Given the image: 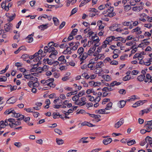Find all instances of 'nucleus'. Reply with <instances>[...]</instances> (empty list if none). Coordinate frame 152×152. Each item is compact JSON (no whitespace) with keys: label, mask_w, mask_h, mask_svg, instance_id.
I'll use <instances>...</instances> for the list:
<instances>
[{"label":"nucleus","mask_w":152,"mask_h":152,"mask_svg":"<svg viewBox=\"0 0 152 152\" xmlns=\"http://www.w3.org/2000/svg\"><path fill=\"white\" fill-rule=\"evenodd\" d=\"M12 113V115L14 117L18 118L17 120L18 121H20L22 119H23L24 118V116L23 115H20V114L16 113L15 111L12 108L9 109H7L4 112V114H10Z\"/></svg>","instance_id":"obj_1"},{"label":"nucleus","mask_w":152,"mask_h":152,"mask_svg":"<svg viewBox=\"0 0 152 152\" xmlns=\"http://www.w3.org/2000/svg\"><path fill=\"white\" fill-rule=\"evenodd\" d=\"M113 7H110L107 10V12H108L107 15L110 17H112L116 15L115 13L113 12Z\"/></svg>","instance_id":"obj_2"},{"label":"nucleus","mask_w":152,"mask_h":152,"mask_svg":"<svg viewBox=\"0 0 152 152\" xmlns=\"http://www.w3.org/2000/svg\"><path fill=\"white\" fill-rule=\"evenodd\" d=\"M121 84V83L117 82L116 81H113L110 84V86L106 87L107 90L109 91H113V89H112L111 87H113L115 86H118L120 85Z\"/></svg>","instance_id":"obj_3"},{"label":"nucleus","mask_w":152,"mask_h":152,"mask_svg":"<svg viewBox=\"0 0 152 152\" xmlns=\"http://www.w3.org/2000/svg\"><path fill=\"white\" fill-rule=\"evenodd\" d=\"M124 123V120L121 118L118 122L115 124L114 127L115 128L117 129L120 127Z\"/></svg>","instance_id":"obj_4"},{"label":"nucleus","mask_w":152,"mask_h":152,"mask_svg":"<svg viewBox=\"0 0 152 152\" xmlns=\"http://www.w3.org/2000/svg\"><path fill=\"white\" fill-rule=\"evenodd\" d=\"M54 50V47H48L47 46H46L44 47V53H46L48 52L50 53Z\"/></svg>","instance_id":"obj_5"},{"label":"nucleus","mask_w":152,"mask_h":152,"mask_svg":"<svg viewBox=\"0 0 152 152\" xmlns=\"http://www.w3.org/2000/svg\"><path fill=\"white\" fill-rule=\"evenodd\" d=\"M122 24L125 26H129V28L131 29L133 28L132 21L124 22L122 23Z\"/></svg>","instance_id":"obj_6"},{"label":"nucleus","mask_w":152,"mask_h":152,"mask_svg":"<svg viewBox=\"0 0 152 152\" xmlns=\"http://www.w3.org/2000/svg\"><path fill=\"white\" fill-rule=\"evenodd\" d=\"M151 111V108H148L146 109L142 110L140 111L139 115H143L145 113H148Z\"/></svg>","instance_id":"obj_7"},{"label":"nucleus","mask_w":152,"mask_h":152,"mask_svg":"<svg viewBox=\"0 0 152 152\" xmlns=\"http://www.w3.org/2000/svg\"><path fill=\"white\" fill-rule=\"evenodd\" d=\"M12 26V24L8 23L5 24L4 26L5 30L6 32H8L11 29Z\"/></svg>","instance_id":"obj_8"},{"label":"nucleus","mask_w":152,"mask_h":152,"mask_svg":"<svg viewBox=\"0 0 152 152\" xmlns=\"http://www.w3.org/2000/svg\"><path fill=\"white\" fill-rule=\"evenodd\" d=\"M54 79L53 78H51L47 80H42L41 81L42 83L44 84L45 85H48L49 82L51 81H54Z\"/></svg>","instance_id":"obj_9"},{"label":"nucleus","mask_w":152,"mask_h":152,"mask_svg":"<svg viewBox=\"0 0 152 152\" xmlns=\"http://www.w3.org/2000/svg\"><path fill=\"white\" fill-rule=\"evenodd\" d=\"M16 101V99L14 97H12L7 101V103L8 104H14Z\"/></svg>","instance_id":"obj_10"},{"label":"nucleus","mask_w":152,"mask_h":152,"mask_svg":"<svg viewBox=\"0 0 152 152\" xmlns=\"http://www.w3.org/2000/svg\"><path fill=\"white\" fill-rule=\"evenodd\" d=\"M82 54L83 55L82 57H80V61L81 62L80 64H81L83 63V61L87 58L88 55V53H87L86 52L83 53Z\"/></svg>","instance_id":"obj_11"},{"label":"nucleus","mask_w":152,"mask_h":152,"mask_svg":"<svg viewBox=\"0 0 152 152\" xmlns=\"http://www.w3.org/2000/svg\"><path fill=\"white\" fill-rule=\"evenodd\" d=\"M8 124L7 119H6L4 122L3 121H0V129L4 128Z\"/></svg>","instance_id":"obj_12"},{"label":"nucleus","mask_w":152,"mask_h":152,"mask_svg":"<svg viewBox=\"0 0 152 152\" xmlns=\"http://www.w3.org/2000/svg\"><path fill=\"white\" fill-rule=\"evenodd\" d=\"M114 36L109 37L106 38V40L104 41V43H107L109 44V43L113 40H114Z\"/></svg>","instance_id":"obj_13"},{"label":"nucleus","mask_w":152,"mask_h":152,"mask_svg":"<svg viewBox=\"0 0 152 152\" xmlns=\"http://www.w3.org/2000/svg\"><path fill=\"white\" fill-rule=\"evenodd\" d=\"M140 28L139 27H137L136 28H134L132 30V33H134L135 32H137V34H141L142 31L140 30Z\"/></svg>","instance_id":"obj_14"},{"label":"nucleus","mask_w":152,"mask_h":152,"mask_svg":"<svg viewBox=\"0 0 152 152\" xmlns=\"http://www.w3.org/2000/svg\"><path fill=\"white\" fill-rule=\"evenodd\" d=\"M145 139L146 142L149 144L151 146H152V138L147 136Z\"/></svg>","instance_id":"obj_15"},{"label":"nucleus","mask_w":152,"mask_h":152,"mask_svg":"<svg viewBox=\"0 0 152 152\" xmlns=\"http://www.w3.org/2000/svg\"><path fill=\"white\" fill-rule=\"evenodd\" d=\"M112 138H109L104 139L103 141V142L105 145H107L110 143L112 141Z\"/></svg>","instance_id":"obj_16"},{"label":"nucleus","mask_w":152,"mask_h":152,"mask_svg":"<svg viewBox=\"0 0 152 152\" xmlns=\"http://www.w3.org/2000/svg\"><path fill=\"white\" fill-rule=\"evenodd\" d=\"M95 49L96 48H95V46H93L90 48L87 53L88 55H91L94 52Z\"/></svg>","instance_id":"obj_17"},{"label":"nucleus","mask_w":152,"mask_h":152,"mask_svg":"<svg viewBox=\"0 0 152 152\" xmlns=\"http://www.w3.org/2000/svg\"><path fill=\"white\" fill-rule=\"evenodd\" d=\"M88 138V137H83L78 140V143H79L81 142H82L83 143H88V141L85 140H86Z\"/></svg>","instance_id":"obj_18"},{"label":"nucleus","mask_w":152,"mask_h":152,"mask_svg":"<svg viewBox=\"0 0 152 152\" xmlns=\"http://www.w3.org/2000/svg\"><path fill=\"white\" fill-rule=\"evenodd\" d=\"M105 109H102L99 110H96L95 111V113H99L100 114H108V113H105Z\"/></svg>","instance_id":"obj_19"},{"label":"nucleus","mask_w":152,"mask_h":152,"mask_svg":"<svg viewBox=\"0 0 152 152\" xmlns=\"http://www.w3.org/2000/svg\"><path fill=\"white\" fill-rule=\"evenodd\" d=\"M145 77V75H141L137 77V79L140 82H142L144 80Z\"/></svg>","instance_id":"obj_20"},{"label":"nucleus","mask_w":152,"mask_h":152,"mask_svg":"<svg viewBox=\"0 0 152 152\" xmlns=\"http://www.w3.org/2000/svg\"><path fill=\"white\" fill-rule=\"evenodd\" d=\"M126 102L124 100L120 101L118 104V107L121 108H123Z\"/></svg>","instance_id":"obj_21"},{"label":"nucleus","mask_w":152,"mask_h":152,"mask_svg":"<svg viewBox=\"0 0 152 152\" xmlns=\"http://www.w3.org/2000/svg\"><path fill=\"white\" fill-rule=\"evenodd\" d=\"M84 50V48L82 47H80L77 50V53L80 55L79 58H80V57H81V56Z\"/></svg>","instance_id":"obj_22"},{"label":"nucleus","mask_w":152,"mask_h":152,"mask_svg":"<svg viewBox=\"0 0 152 152\" xmlns=\"http://www.w3.org/2000/svg\"><path fill=\"white\" fill-rule=\"evenodd\" d=\"M142 9L143 8L142 6H138L134 7L132 8L133 10L134 11H139Z\"/></svg>","instance_id":"obj_23"},{"label":"nucleus","mask_w":152,"mask_h":152,"mask_svg":"<svg viewBox=\"0 0 152 152\" xmlns=\"http://www.w3.org/2000/svg\"><path fill=\"white\" fill-rule=\"evenodd\" d=\"M21 122L20 121H15V122L14 123H12V124H9V125L11 127H12L14 126H16L19 125L21 124Z\"/></svg>","instance_id":"obj_24"},{"label":"nucleus","mask_w":152,"mask_h":152,"mask_svg":"<svg viewBox=\"0 0 152 152\" xmlns=\"http://www.w3.org/2000/svg\"><path fill=\"white\" fill-rule=\"evenodd\" d=\"M103 64L102 62L100 61L98 62L96 66V69H100L101 67L102 66Z\"/></svg>","instance_id":"obj_25"},{"label":"nucleus","mask_w":152,"mask_h":152,"mask_svg":"<svg viewBox=\"0 0 152 152\" xmlns=\"http://www.w3.org/2000/svg\"><path fill=\"white\" fill-rule=\"evenodd\" d=\"M52 19L55 25L56 26H58L59 24L58 20L56 18L54 17H53Z\"/></svg>","instance_id":"obj_26"},{"label":"nucleus","mask_w":152,"mask_h":152,"mask_svg":"<svg viewBox=\"0 0 152 152\" xmlns=\"http://www.w3.org/2000/svg\"><path fill=\"white\" fill-rule=\"evenodd\" d=\"M58 60L59 61H61L62 64L65 63L66 62V60L64 59V57L63 56L59 57Z\"/></svg>","instance_id":"obj_27"},{"label":"nucleus","mask_w":152,"mask_h":152,"mask_svg":"<svg viewBox=\"0 0 152 152\" xmlns=\"http://www.w3.org/2000/svg\"><path fill=\"white\" fill-rule=\"evenodd\" d=\"M48 25V24H46L45 25H42L39 26H38V28H42L41 29V30H44V29H46L47 28V25Z\"/></svg>","instance_id":"obj_28"},{"label":"nucleus","mask_w":152,"mask_h":152,"mask_svg":"<svg viewBox=\"0 0 152 152\" xmlns=\"http://www.w3.org/2000/svg\"><path fill=\"white\" fill-rule=\"evenodd\" d=\"M94 62H93L92 61H90L89 63L87 65V66H88V67L89 68H91V69L93 70L94 69L93 68V65L94 64Z\"/></svg>","instance_id":"obj_29"},{"label":"nucleus","mask_w":152,"mask_h":152,"mask_svg":"<svg viewBox=\"0 0 152 152\" xmlns=\"http://www.w3.org/2000/svg\"><path fill=\"white\" fill-rule=\"evenodd\" d=\"M146 77L148 80H150V81L148 82V83H152V76H151L148 73L146 75Z\"/></svg>","instance_id":"obj_30"},{"label":"nucleus","mask_w":152,"mask_h":152,"mask_svg":"<svg viewBox=\"0 0 152 152\" xmlns=\"http://www.w3.org/2000/svg\"><path fill=\"white\" fill-rule=\"evenodd\" d=\"M56 140L57 143L59 145L62 144L64 142V140L62 139L56 138Z\"/></svg>","instance_id":"obj_31"},{"label":"nucleus","mask_w":152,"mask_h":152,"mask_svg":"<svg viewBox=\"0 0 152 152\" xmlns=\"http://www.w3.org/2000/svg\"><path fill=\"white\" fill-rule=\"evenodd\" d=\"M112 104H113L111 102H110L107 104V105L106 107L105 108V110H109L111 109L112 107Z\"/></svg>","instance_id":"obj_32"},{"label":"nucleus","mask_w":152,"mask_h":152,"mask_svg":"<svg viewBox=\"0 0 152 152\" xmlns=\"http://www.w3.org/2000/svg\"><path fill=\"white\" fill-rule=\"evenodd\" d=\"M102 77L106 81H109L110 80V76L107 75H105L102 76Z\"/></svg>","instance_id":"obj_33"},{"label":"nucleus","mask_w":152,"mask_h":152,"mask_svg":"<svg viewBox=\"0 0 152 152\" xmlns=\"http://www.w3.org/2000/svg\"><path fill=\"white\" fill-rule=\"evenodd\" d=\"M26 2V1L25 0H23L18 1L17 2L18 6L19 7L23 4Z\"/></svg>","instance_id":"obj_34"},{"label":"nucleus","mask_w":152,"mask_h":152,"mask_svg":"<svg viewBox=\"0 0 152 152\" xmlns=\"http://www.w3.org/2000/svg\"><path fill=\"white\" fill-rule=\"evenodd\" d=\"M136 143V142L134 140H132L127 142V144L128 145L130 146Z\"/></svg>","instance_id":"obj_35"},{"label":"nucleus","mask_w":152,"mask_h":152,"mask_svg":"<svg viewBox=\"0 0 152 152\" xmlns=\"http://www.w3.org/2000/svg\"><path fill=\"white\" fill-rule=\"evenodd\" d=\"M26 39L28 40L27 42L30 43L33 42V39L32 37H30V35H28L26 37Z\"/></svg>","instance_id":"obj_36"},{"label":"nucleus","mask_w":152,"mask_h":152,"mask_svg":"<svg viewBox=\"0 0 152 152\" xmlns=\"http://www.w3.org/2000/svg\"><path fill=\"white\" fill-rule=\"evenodd\" d=\"M43 61L45 62L47 61V63L49 65H51L53 63L51 60H49L48 58L44 59Z\"/></svg>","instance_id":"obj_37"},{"label":"nucleus","mask_w":152,"mask_h":152,"mask_svg":"<svg viewBox=\"0 0 152 152\" xmlns=\"http://www.w3.org/2000/svg\"><path fill=\"white\" fill-rule=\"evenodd\" d=\"M24 110L28 113H34V109L33 108H24Z\"/></svg>","instance_id":"obj_38"},{"label":"nucleus","mask_w":152,"mask_h":152,"mask_svg":"<svg viewBox=\"0 0 152 152\" xmlns=\"http://www.w3.org/2000/svg\"><path fill=\"white\" fill-rule=\"evenodd\" d=\"M7 87H10V89L11 91H13L15 90L17 88V86H15L12 87L11 85H9L7 86Z\"/></svg>","instance_id":"obj_39"},{"label":"nucleus","mask_w":152,"mask_h":152,"mask_svg":"<svg viewBox=\"0 0 152 152\" xmlns=\"http://www.w3.org/2000/svg\"><path fill=\"white\" fill-rule=\"evenodd\" d=\"M51 52H52V53H51V54L49 56V57L51 58L52 56V55L56 56L58 53L57 51L56 50H54L53 51Z\"/></svg>","instance_id":"obj_40"},{"label":"nucleus","mask_w":152,"mask_h":152,"mask_svg":"<svg viewBox=\"0 0 152 152\" xmlns=\"http://www.w3.org/2000/svg\"><path fill=\"white\" fill-rule=\"evenodd\" d=\"M124 39L121 37H118L116 38L114 37V40L115 41H118L119 40L122 41Z\"/></svg>","instance_id":"obj_41"},{"label":"nucleus","mask_w":152,"mask_h":152,"mask_svg":"<svg viewBox=\"0 0 152 152\" xmlns=\"http://www.w3.org/2000/svg\"><path fill=\"white\" fill-rule=\"evenodd\" d=\"M29 79H30L31 80L33 81H38V79L36 77H33V76H30L29 78Z\"/></svg>","instance_id":"obj_42"},{"label":"nucleus","mask_w":152,"mask_h":152,"mask_svg":"<svg viewBox=\"0 0 152 152\" xmlns=\"http://www.w3.org/2000/svg\"><path fill=\"white\" fill-rule=\"evenodd\" d=\"M131 78L130 77L129 75H126L125 77L123 78V80L124 81H126L129 80Z\"/></svg>","instance_id":"obj_43"},{"label":"nucleus","mask_w":152,"mask_h":152,"mask_svg":"<svg viewBox=\"0 0 152 152\" xmlns=\"http://www.w3.org/2000/svg\"><path fill=\"white\" fill-rule=\"evenodd\" d=\"M54 131L58 134L61 135L62 134L61 131L58 129H54Z\"/></svg>","instance_id":"obj_44"},{"label":"nucleus","mask_w":152,"mask_h":152,"mask_svg":"<svg viewBox=\"0 0 152 152\" xmlns=\"http://www.w3.org/2000/svg\"><path fill=\"white\" fill-rule=\"evenodd\" d=\"M14 145L18 148L22 146V144L20 142H15Z\"/></svg>","instance_id":"obj_45"},{"label":"nucleus","mask_w":152,"mask_h":152,"mask_svg":"<svg viewBox=\"0 0 152 152\" xmlns=\"http://www.w3.org/2000/svg\"><path fill=\"white\" fill-rule=\"evenodd\" d=\"M118 62L115 60H113L111 61L110 62V64L111 65H116L118 64Z\"/></svg>","instance_id":"obj_46"},{"label":"nucleus","mask_w":152,"mask_h":152,"mask_svg":"<svg viewBox=\"0 0 152 152\" xmlns=\"http://www.w3.org/2000/svg\"><path fill=\"white\" fill-rule=\"evenodd\" d=\"M89 11L90 12H93L96 14L98 11L95 8H90L89 9Z\"/></svg>","instance_id":"obj_47"},{"label":"nucleus","mask_w":152,"mask_h":152,"mask_svg":"<svg viewBox=\"0 0 152 152\" xmlns=\"http://www.w3.org/2000/svg\"><path fill=\"white\" fill-rule=\"evenodd\" d=\"M86 0H83V1H82L81 4L80 5V7H81L83 5L85 4L88 3V0H86L87 1H86Z\"/></svg>","instance_id":"obj_48"},{"label":"nucleus","mask_w":152,"mask_h":152,"mask_svg":"<svg viewBox=\"0 0 152 152\" xmlns=\"http://www.w3.org/2000/svg\"><path fill=\"white\" fill-rule=\"evenodd\" d=\"M77 31V29L75 28L72 30L70 34L73 36H74L76 34Z\"/></svg>","instance_id":"obj_49"},{"label":"nucleus","mask_w":152,"mask_h":152,"mask_svg":"<svg viewBox=\"0 0 152 152\" xmlns=\"http://www.w3.org/2000/svg\"><path fill=\"white\" fill-rule=\"evenodd\" d=\"M110 101V99L108 98H106L104 99L103 101L102 102V104H105L106 102H109Z\"/></svg>","instance_id":"obj_50"},{"label":"nucleus","mask_w":152,"mask_h":152,"mask_svg":"<svg viewBox=\"0 0 152 152\" xmlns=\"http://www.w3.org/2000/svg\"><path fill=\"white\" fill-rule=\"evenodd\" d=\"M24 151L26 152H28L30 150L29 147L28 145L25 146L24 148Z\"/></svg>","instance_id":"obj_51"},{"label":"nucleus","mask_w":152,"mask_h":152,"mask_svg":"<svg viewBox=\"0 0 152 152\" xmlns=\"http://www.w3.org/2000/svg\"><path fill=\"white\" fill-rule=\"evenodd\" d=\"M137 98H136V95H134L132 96L131 97L130 99L128 100L129 101H133L135 99H137Z\"/></svg>","instance_id":"obj_52"},{"label":"nucleus","mask_w":152,"mask_h":152,"mask_svg":"<svg viewBox=\"0 0 152 152\" xmlns=\"http://www.w3.org/2000/svg\"><path fill=\"white\" fill-rule=\"evenodd\" d=\"M145 124L146 125H148L150 126H152V120L150 121H145Z\"/></svg>","instance_id":"obj_53"},{"label":"nucleus","mask_w":152,"mask_h":152,"mask_svg":"<svg viewBox=\"0 0 152 152\" xmlns=\"http://www.w3.org/2000/svg\"><path fill=\"white\" fill-rule=\"evenodd\" d=\"M152 26V24L149 23L145 24L144 25V27L147 28H150Z\"/></svg>","instance_id":"obj_54"},{"label":"nucleus","mask_w":152,"mask_h":152,"mask_svg":"<svg viewBox=\"0 0 152 152\" xmlns=\"http://www.w3.org/2000/svg\"><path fill=\"white\" fill-rule=\"evenodd\" d=\"M120 94H125L126 93V90L124 89H121L119 91Z\"/></svg>","instance_id":"obj_55"},{"label":"nucleus","mask_w":152,"mask_h":152,"mask_svg":"<svg viewBox=\"0 0 152 152\" xmlns=\"http://www.w3.org/2000/svg\"><path fill=\"white\" fill-rule=\"evenodd\" d=\"M12 6V4L11 3H9L8 5L5 8V10L7 11H8L9 10V8L11 7Z\"/></svg>","instance_id":"obj_56"},{"label":"nucleus","mask_w":152,"mask_h":152,"mask_svg":"<svg viewBox=\"0 0 152 152\" xmlns=\"http://www.w3.org/2000/svg\"><path fill=\"white\" fill-rule=\"evenodd\" d=\"M53 82L50 81L48 83L49 84L48 86H49L50 87H55V85L53 83Z\"/></svg>","instance_id":"obj_57"},{"label":"nucleus","mask_w":152,"mask_h":152,"mask_svg":"<svg viewBox=\"0 0 152 152\" xmlns=\"http://www.w3.org/2000/svg\"><path fill=\"white\" fill-rule=\"evenodd\" d=\"M7 79V78L6 76H3L2 77L0 78V82H5Z\"/></svg>","instance_id":"obj_58"},{"label":"nucleus","mask_w":152,"mask_h":152,"mask_svg":"<svg viewBox=\"0 0 152 152\" xmlns=\"http://www.w3.org/2000/svg\"><path fill=\"white\" fill-rule=\"evenodd\" d=\"M8 18L7 19L8 21L9 22H10L14 18L15 16L13 15L10 16H8Z\"/></svg>","instance_id":"obj_59"},{"label":"nucleus","mask_w":152,"mask_h":152,"mask_svg":"<svg viewBox=\"0 0 152 152\" xmlns=\"http://www.w3.org/2000/svg\"><path fill=\"white\" fill-rule=\"evenodd\" d=\"M125 10L126 11H128L130 10L131 7L129 5H126L124 7Z\"/></svg>","instance_id":"obj_60"},{"label":"nucleus","mask_w":152,"mask_h":152,"mask_svg":"<svg viewBox=\"0 0 152 152\" xmlns=\"http://www.w3.org/2000/svg\"><path fill=\"white\" fill-rule=\"evenodd\" d=\"M43 17L44 18H48L49 20H50L52 19V16H48L46 15H44Z\"/></svg>","instance_id":"obj_61"},{"label":"nucleus","mask_w":152,"mask_h":152,"mask_svg":"<svg viewBox=\"0 0 152 152\" xmlns=\"http://www.w3.org/2000/svg\"><path fill=\"white\" fill-rule=\"evenodd\" d=\"M23 46L20 47L16 51L14 52V53L15 54L18 53L20 50L23 49Z\"/></svg>","instance_id":"obj_62"},{"label":"nucleus","mask_w":152,"mask_h":152,"mask_svg":"<svg viewBox=\"0 0 152 152\" xmlns=\"http://www.w3.org/2000/svg\"><path fill=\"white\" fill-rule=\"evenodd\" d=\"M79 96L77 95H75L72 97V99L73 101L78 100Z\"/></svg>","instance_id":"obj_63"},{"label":"nucleus","mask_w":152,"mask_h":152,"mask_svg":"<svg viewBox=\"0 0 152 152\" xmlns=\"http://www.w3.org/2000/svg\"><path fill=\"white\" fill-rule=\"evenodd\" d=\"M33 87H38L39 86V83L37 81L35 82L34 83H33Z\"/></svg>","instance_id":"obj_64"}]
</instances>
